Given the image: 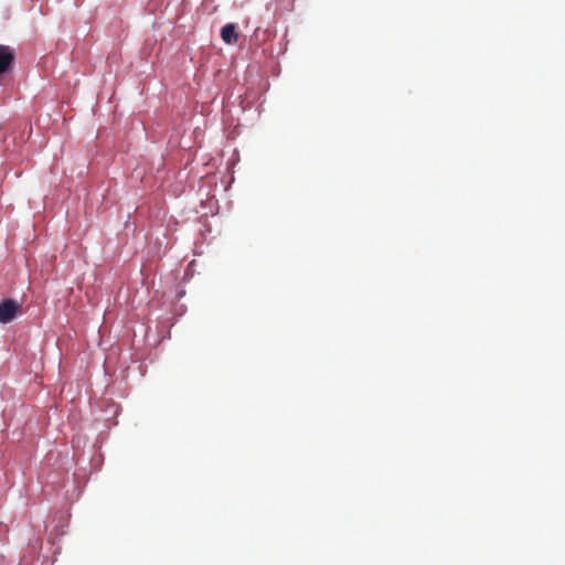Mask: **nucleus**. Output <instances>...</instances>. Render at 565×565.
I'll return each mask as SVG.
<instances>
[{"instance_id": "nucleus-1", "label": "nucleus", "mask_w": 565, "mask_h": 565, "mask_svg": "<svg viewBox=\"0 0 565 565\" xmlns=\"http://www.w3.org/2000/svg\"><path fill=\"white\" fill-rule=\"evenodd\" d=\"M20 305L13 299H7L0 302V323L11 322L18 315Z\"/></svg>"}, {"instance_id": "nucleus-2", "label": "nucleus", "mask_w": 565, "mask_h": 565, "mask_svg": "<svg viewBox=\"0 0 565 565\" xmlns=\"http://www.w3.org/2000/svg\"><path fill=\"white\" fill-rule=\"evenodd\" d=\"M221 38L226 44L236 43L238 40V33L235 30V24H225L221 30Z\"/></svg>"}]
</instances>
